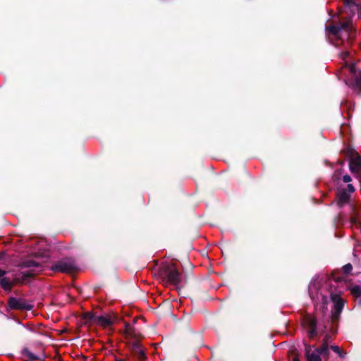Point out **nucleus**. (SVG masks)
<instances>
[{
    "label": "nucleus",
    "mask_w": 361,
    "mask_h": 361,
    "mask_svg": "<svg viewBox=\"0 0 361 361\" xmlns=\"http://www.w3.org/2000/svg\"><path fill=\"white\" fill-rule=\"evenodd\" d=\"M159 274L164 282L169 283L176 288H179L182 285V274L173 262L161 263L159 267Z\"/></svg>",
    "instance_id": "nucleus-1"
},
{
    "label": "nucleus",
    "mask_w": 361,
    "mask_h": 361,
    "mask_svg": "<svg viewBox=\"0 0 361 361\" xmlns=\"http://www.w3.org/2000/svg\"><path fill=\"white\" fill-rule=\"evenodd\" d=\"M51 269L54 271L71 274L78 270V266L73 258L66 257L55 262Z\"/></svg>",
    "instance_id": "nucleus-2"
},
{
    "label": "nucleus",
    "mask_w": 361,
    "mask_h": 361,
    "mask_svg": "<svg viewBox=\"0 0 361 361\" xmlns=\"http://www.w3.org/2000/svg\"><path fill=\"white\" fill-rule=\"evenodd\" d=\"M345 154L350 158L349 168L351 173H359L361 171V157L359 153L354 149L348 147Z\"/></svg>",
    "instance_id": "nucleus-3"
},
{
    "label": "nucleus",
    "mask_w": 361,
    "mask_h": 361,
    "mask_svg": "<svg viewBox=\"0 0 361 361\" xmlns=\"http://www.w3.org/2000/svg\"><path fill=\"white\" fill-rule=\"evenodd\" d=\"M302 324L307 329L309 338L312 339L318 335L317 319L316 317L307 314L303 317Z\"/></svg>",
    "instance_id": "nucleus-4"
},
{
    "label": "nucleus",
    "mask_w": 361,
    "mask_h": 361,
    "mask_svg": "<svg viewBox=\"0 0 361 361\" xmlns=\"http://www.w3.org/2000/svg\"><path fill=\"white\" fill-rule=\"evenodd\" d=\"M8 307L13 310H31L33 308L32 304L28 303L25 299L11 297L8 300Z\"/></svg>",
    "instance_id": "nucleus-5"
},
{
    "label": "nucleus",
    "mask_w": 361,
    "mask_h": 361,
    "mask_svg": "<svg viewBox=\"0 0 361 361\" xmlns=\"http://www.w3.org/2000/svg\"><path fill=\"white\" fill-rule=\"evenodd\" d=\"M353 265L348 263L343 266L341 269L334 270L331 273V277L336 283H340L345 280V277L351 274L353 271Z\"/></svg>",
    "instance_id": "nucleus-6"
},
{
    "label": "nucleus",
    "mask_w": 361,
    "mask_h": 361,
    "mask_svg": "<svg viewBox=\"0 0 361 361\" xmlns=\"http://www.w3.org/2000/svg\"><path fill=\"white\" fill-rule=\"evenodd\" d=\"M305 356L307 361H322V358L315 345L305 343Z\"/></svg>",
    "instance_id": "nucleus-7"
},
{
    "label": "nucleus",
    "mask_w": 361,
    "mask_h": 361,
    "mask_svg": "<svg viewBox=\"0 0 361 361\" xmlns=\"http://www.w3.org/2000/svg\"><path fill=\"white\" fill-rule=\"evenodd\" d=\"M336 204L339 207L348 204L350 201V195L346 190H341L338 188L336 194Z\"/></svg>",
    "instance_id": "nucleus-8"
},
{
    "label": "nucleus",
    "mask_w": 361,
    "mask_h": 361,
    "mask_svg": "<svg viewBox=\"0 0 361 361\" xmlns=\"http://www.w3.org/2000/svg\"><path fill=\"white\" fill-rule=\"evenodd\" d=\"M131 351L137 361H145L147 359L145 351L139 341L132 343Z\"/></svg>",
    "instance_id": "nucleus-9"
},
{
    "label": "nucleus",
    "mask_w": 361,
    "mask_h": 361,
    "mask_svg": "<svg viewBox=\"0 0 361 361\" xmlns=\"http://www.w3.org/2000/svg\"><path fill=\"white\" fill-rule=\"evenodd\" d=\"M331 298L334 302L333 310H336L338 312H342L344 307V300L341 298L339 295L331 294Z\"/></svg>",
    "instance_id": "nucleus-10"
},
{
    "label": "nucleus",
    "mask_w": 361,
    "mask_h": 361,
    "mask_svg": "<svg viewBox=\"0 0 361 361\" xmlns=\"http://www.w3.org/2000/svg\"><path fill=\"white\" fill-rule=\"evenodd\" d=\"M36 274L34 272V270H30L25 272L22 273L21 277H16L13 281H11L13 283V286L15 284H23L25 282L26 279L28 278H34Z\"/></svg>",
    "instance_id": "nucleus-11"
},
{
    "label": "nucleus",
    "mask_w": 361,
    "mask_h": 361,
    "mask_svg": "<svg viewBox=\"0 0 361 361\" xmlns=\"http://www.w3.org/2000/svg\"><path fill=\"white\" fill-rule=\"evenodd\" d=\"M20 354L23 361H35L40 360L38 356L33 354L27 348H23L21 350Z\"/></svg>",
    "instance_id": "nucleus-12"
},
{
    "label": "nucleus",
    "mask_w": 361,
    "mask_h": 361,
    "mask_svg": "<svg viewBox=\"0 0 361 361\" xmlns=\"http://www.w3.org/2000/svg\"><path fill=\"white\" fill-rule=\"evenodd\" d=\"M18 267L20 268H31V267H34V268H37V269H40L38 271H42V264L35 260H32V259H27V260H25L23 262H22L19 265Z\"/></svg>",
    "instance_id": "nucleus-13"
},
{
    "label": "nucleus",
    "mask_w": 361,
    "mask_h": 361,
    "mask_svg": "<svg viewBox=\"0 0 361 361\" xmlns=\"http://www.w3.org/2000/svg\"><path fill=\"white\" fill-rule=\"evenodd\" d=\"M339 27H341V32H345L347 34V37H350L351 33L353 31V25H352V21L350 20H348L345 22H342L340 25H338Z\"/></svg>",
    "instance_id": "nucleus-14"
},
{
    "label": "nucleus",
    "mask_w": 361,
    "mask_h": 361,
    "mask_svg": "<svg viewBox=\"0 0 361 361\" xmlns=\"http://www.w3.org/2000/svg\"><path fill=\"white\" fill-rule=\"evenodd\" d=\"M103 327H107L112 325L113 322L110 318L104 316H97L95 323Z\"/></svg>",
    "instance_id": "nucleus-15"
},
{
    "label": "nucleus",
    "mask_w": 361,
    "mask_h": 361,
    "mask_svg": "<svg viewBox=\"0 0 361 361\" xmlns=\"http://www.w3.org/2000/svg\"><path fill=\"white\" fill-rule=\"evenodd\" d=\"M0 286L5 290L10 292L13 286V283L8 277L0 279Z\"/></svg>",
    "instance_id": "nucleus-16"
},
{
    "label": "nucleus",
    "mask_w": 361,
    "mask_h": 361,
    "mask_svg": "<svg viewBox=\"0 0 361 361\" xmlns=\"http://www.w3.org/2000/svg\"><path fill=\"white\" fill-rule=\"evenodd\" d=\"M318 350L319 351V353L321 355V357H323L324 359H329L330 355V351L329 349L330 347L329 345H321L320 346L317 347Z\"/></svg>",
    "instance_id": "nucleus-17"
},
{
    "label": "nucleus",
    "mask_w": 361,
    "mask_h": 361,
    "mask_svg": "<svg viewBox=\"0 0 361 361\" xmlns=\"http://www.w3.org/2000/svg\"><path fill=\"white\" fill-rule=\"evenodd\" d=\"M97 315L91 312H85L82 315V319L85 320V323L91 322L94 324L96 321Z\"/></svg>",
    "instance_id": "nucleus-18"
},
{
    "label": "nucleus",
    "mask_w": 361,
    "mask_h": 361,
    "mask_svg": "<svg viewBox=\"0 0 361 361\" xmlns=\"http://www.w3.org/2000/svg\"><path fill=\"white\" fill-rule=\"evenodd\" d=\"M327 30L331 35L339 37V33L341 32V27L338 25H331L326 27Z\"/></svg>",
    "instance_id": "nucleus-19"
},
{
    "label": "nucleus",
    "mask_w": 361,
    "mask_h": 361,
    "mask_svg": "<svg viewBox=\"0 0 361 361\" xmlns=\"http://www.w3.org/2000/svg\"><path fill=\"white\" fill-rule=\"evenodd\" d=\"M330 348L334 352L336 353V354H338V355L341 357V358H344L346 355V353L342 350H341V348H339V346L338 345H331L330 346Z\"/></svg>",
    "instance_id": "nucleus-20"
},
{
    "label": "nucleus",
    "mask_w": 361,
    "mask_h": 361,
    "mask_svg": "<svg viewBox=\"0 0 361 361\" xmlns=\"http://www.w3.org/2000/svg\"><path fill=\"white\" fill-rule=\"evenodd\" d=\"M341 312H338L336 310L332 309L331 312V316H330L331 321L334 323L337 322L340 319Z\"/></svg>",
    "instance_id": "nucleus-21"
},
{
    "label": "nucleus",
    "mask_w": 361,
    "mask_h": 361,
    "mask_svg": "<svg viewBox=\"0 0 361 361\" xmlns=\"http://www.w3.org/2000/svg\"><path fill=\"white\" fill-rule=\"evenodd\" d=\"M350 292L353 296L355 298H359L361 296V286L359 285H355L353 286L350 289Z\"/></svg>",
    "instance_id": "nucleus-22"
},
{
    "label": "nucleus",
    "mask_w": 361,
    "mask_h": 361,
    "mask_svg": "<svg viewBox=\"0 0 361 361\" xmlns=\"http://www.w3.org/2000/svg\"><path fill=\"white\" fill-rule=\"evenodd\" d=\"M135 329L128 323L125 324V333L132 336L134 334Z\"/></svg>",
    "instance_id": "nucleus-23"
},
{
    "label": "nucleus",
    "mask_w": 361,
    "mask_h": 361,
    "mask_svg": "<svg viewBox=\"0 0 361 361\" xmlns=\"http://www.w3.org/2000/svg\"><path fill=\"white\" fill-rule=\"evenodd\" d=\"M355 80L357 87H358L359 90L361 92V71H360V73L357 75H355Z\"/></svg>",
    "instance_id": "nucleus-24"
},
{
    "label": "nucleus",
    "mask_w": 361,
    "mask_h": 361,
    "mask_svg": "<svg viewBox=\"0 0 361 361\" xmlns=\"http://www.w3.org/2000/svg\"><path fill=\"white\" fill-rule=\"evenodd\" d=\"M331 335L329 334H326L323 338L322 345H329V343L331 341Z\"/></svg>",
    "instance_id": "nucleus-25"
},
{
    "label": "nucleus",
    "mask_w": 361,
    "mask_h": 361,
    "mask_svg": "<svg viewBox=\"0 0 361 361\" xmlns=\"http://www.w3.org/2000/svg\"><path fill=\"white\" fill-rule=\"evenodd\" d=\"M341 190H346V191H348V192H349L350 195H351L352 193H353L355 192V188L354 186L350 184V183H348L346 186V188H341Z\"/></svg>",
    "instance_id": "nucleus-26"
},
{
    "label": "nucleus",
    "mask_w": 361,
    "mask_h": 361,
    "mask_svg": "<svg viewBox=\"0 0 361 361\" xmlns=\"http://www.w3.org/2000/svg\"><path fill=\"white\" fill-rule=\"evenodd\" d=\"M343 4L345 6L351 7L355 5V2L354 0H343Z\"/></svg>",
    "instance_id": "nucleus-27"
},
{
    "label": "nucleus",
    "mask_w": 361,
    "mask_h": 361,
    "mask_svg": "<svg viewBox=\"0 0 361 361\" xmlns=\"http://www.w3.org/2000/svg\"><path fill=\"white\" fill-rule=\"evenodd\" d=\"M349 70L352 74H353L355 75H356L357 70H356L355 64H354V63L351 64L349 67Z\"/></svg>",
    "instance_id": "nucleus-28"
},
{
    "label": "nucleus",
    "mask_w": 361,
    "mask_h": 361,
    "mask_svg": "<svg viewBox=\"0 0 361 361\" xmlns=\"http://www.w3.org/2000/svg\"><path fill=\"white\" fill-rule=\"evenodd\" d=\"M352 180L351 177L349 175H345L343 176V181L344 183H349Z\"/></svg>",
    "instance_id": "nucleus-29"
},
{
    "label": "nucleus",
    "mask_w": 361,
    "mask_h": 361,
    "mask_svg": "<svg viewBox=\"0 0 361 361\" xmlns=\"http://www.w3.org/2000/svg\"><path fill=\"white\" fill-rule=\"evenodd\" d=\"M350 221H351V223H352L353 224H355V225H356L357 224H358V223H359V221H358V219H357V216H352V217L350 218Z\"/></svg>",
    "instance_id": "nucleus-30"
},
{
    "label": "nucleus",
    "mask_w": 361,
    "mask_h": 361,
    "mask_svg": "<svg viewBox=\"0 0 361 361\" xmlns=\"http://www.w3.org/2000/svg\"><path fill=\"white\" fill-rule=\"evenodd\" d=\"M350 55V53L348 51H344L341 53V58L345 60L347 59Z\"/></svg>",
    "instance_id": "nucleus-31"
},
{
    "label": "nucleus",
    "mask_w": 361,
    "mask_h": 361,
    "mask_svg": "<svg viewBox=\"0 0 361 361\" xmlns=\"http://www.w3.org/2000/svg\"><path fill=\"white\" fill-rule=\"evenodd\" d=\"M6 274V271H4L3 269H0V279L3 278Z\"/></svg>",
    "instance_id": "nucleus-32"
},
{
    "label": "nucleus",
    "mask_w": 361,
    "mask_h": 361,
    "mask_svg": "<svg viewBox=\"0 0 361 361\" xmlns=\"http://www.w3.org/2000/svg\"><path fill=\"white\" fill-rule=\"evenodd\" d=\"M326 310H327V307L325 305H324L322 307V313H323V314H326Z\"/></svg>",
    "instance_id": "nucleus-33"
},
{
    "label": "nucleus",
    "mask_w": 361,
    "mask_h": 361,
    "mask_svg": "<svg viewBox=\"0 0 361 361\" xmlns=\"http://www.w3.org/2000/svg\"><path fill=\"white\" fill-rule=\"evenodd\" d=\"M326 324H324V325H323V328H322V331H324L326 330Z\"/></svg>",
    "instance_id": "nucleus-34"
},
{
    "label": "nucleus",
    "mask_w": 361,
    "mask_h": 361,
    "mask_svg": "<svg viewBox=\"0 0 361 361\" xmlns=\"http://www.w3.org/2000/svg\"><path fill=\"white\" fill-rule=\"evenodd\" d=\"M293 361H300L298 357H294Z\"/></svg>",
    "instance_id": "nucleus-35"
},
{
    "label": "nucleus",
    "mask_w": 361,
    "mask_h": 361,
    "mask_svg": "<svg viewBox=\"0 0 361 361\" xmlns=\"http://www.w3.org/2000/svg\"><path fill=\"white\" fill-rule=\"evenodd\" d=\"M336 173H338V174H340V173H341V169H340V170H337V171H336Z\"/></svg>",
    "instance_id": "nucleus-36"
},
{
    "label": "nucleus",
    "mask_w": 361,
    "mask_h": 361,
    "mask_svg": "<svg viewBox=\"0 0 361 361\" xmlns=\"http://www.w3.org/2000/svg\"><path fill=\"white\" fill-rule=\"evenodd\" d=\"M339 164H340L341 165H343V164H344V161H339Z\"/></svg>",
    "instance_id": "nucleus-37"
},
{
    "label": "nucleus",
    "mask_w": 361,
    "mask_h": 361,
    "mask_svg": "<svg viewBox=\"0 0 361 361\" xmlns=\"http://www.w3.org/2000/svg\"><path fill=\"white\" fill-rule=\"evenodd\" d=\"M116 361H123V360H116Z\"/></svg>",
    "instance_id": "nucleus-38"
}]
</instances>
